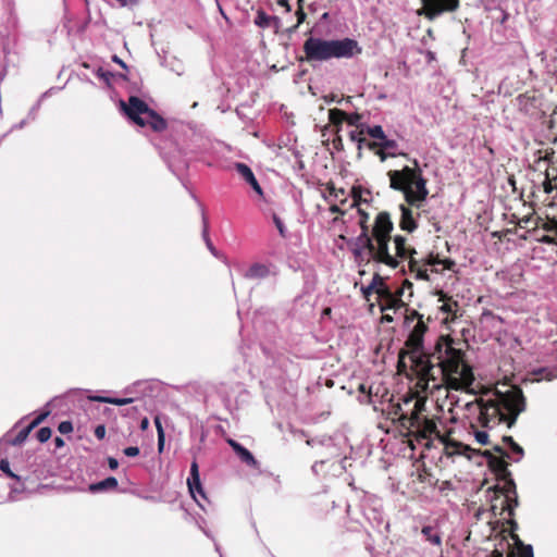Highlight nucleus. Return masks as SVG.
Wrapping results in <instances>:
<instances>
[{"mask_svg": "<svg viewBox=\"0 0 557 557\" xmlns=\"http://www.w3.org/2000/svg\"><path fill=\"white\" fill-rule=\"evenodd\" d=\"M458 344L450 335H440L428 354H412L408 347H404L398 352L397 372L407 373L406 358H409L410 370L420 386L426 387L429 382H433V387L445 385L454 391L468 388L474 375Z\"/></svg>", "mask_w": 557, "mask_h": 557, "instance_id": "1", "label": "nucleus"}, {"mask_svg": "<svg viewBox=\"0 0 557 557\" xmlns=\"http://www.w3.org/2000/svg\"><path fill=\"white\" fill-rule=\"evenodd\" d=\"M475 405L479 408L476 423L484 429H494L500 424L510 429L527 409V400L519 386H511L506 392L495 388L476 398Z\"/></svg>", "mask_w": 557, "mask_h": 557, "instance_id": "2", "label": "nucleus"}, {"mask_svg": "<svg viewBox=\"0 0 557 557\" xmlns=\"http://www.w3.org/2000/svg\"><path fill=\"white\" fill-rule=\"evenodd\" d=\"M359 226L361 233L356 238V247L352 250L355 257H361L362 252L367 250L373 261L396 269V259L392 258L389 252V243L394 230L389 213L386 211L380 212L375 216L371 231L364 220H359Z\"/></svg>", "mask_w": 557, "mask_h": 557, "instance_id": "3", "label": "nucleus"}, {"mask_svg": "<svg viewBox=\"0 0 557 557\" xmlns=\"http://www.w3.org/2000/svg\"><path fill=\"white\" fill-rule=\"evenodd\" d=\"M482 456L486 459L488 468L495 473L497 480L504 482L503 486L494 485L488 488L494 492L492 511L496 515V510L499 508V515L507 511L509 517H513L519 502L516 483L508 470V462L505 458L495 456L491 450H484Z\"/></svg>", "mask_w": 557, "mask_h": 557, "instance_id": "4", "label": "nucleus"}, {"mask_svg": "<svg viewBox=\"0 0 557 557\" xmlns=\"http://www.w3.org/2000/svg\"><path fill=\"white\" fill-rule=\"evenodd\" d=\"M302 51L304 57L299 60L312 64L331 59H351L361 54L362 48L356 39L348 37L327 40L310 36L305 40Z\"/></svg>", "mask_w": 557, "mask_h": 557, "instance_id": "5", "label": "nucleus"}, {"mask_svg": "<svg viewBox=\"0 0 557 557\" xmlns=\"http://www.w3.org/2000/svg\"><path fill=\"white\" fill-rule=\"evenodd\" d=\"M411 404V418L406 419L409 424L407 435L426 449L436 447L444 434L437 426V421H441V419L437 417L429 418L424 414L426 411V399L424 397L411 395L409 399L405 400V405L410 406Z\"/></svg>", "mask_w": 557, "mask_h": 557, "instance_id": "6", "label": "nucleus"}, {"mask_svg": "<svg viewBox=\"0 0 557 557\" xmlns=\"http://www.w3.org/2000/svg\"><path fill=\"white\" fill-rule=\"evenodd\" d=\"M391 187L400 190L410 206H416L425 200L429 191L423 176H389Z\"/></svg>", "mask_w": 557, "mask_h": 557, "instance_id": "7", "label": "nucleus"}, {"mask_svg": "<svg viewBox=\"0 0 557 557\" xmlns=\"http://www.w3.org/2000/svg\"><path fill=\"white\" fill-rule=\"evenodd\" d=\"M507 524L510 527L509 536L513 541L517 552L511 547L507 537L503 536L498 543V547L491 553V557H534L532 546L524 544L516 533L518 529L517 521L510 517V519L507 520Z\"/></svg>", "mask_w": 557, "mask_h": 557, "instance_id": "8", "label": "nucleus"}, {"mask_svg": "<svg viewBox=\"0 0 557 557\" xmlns=\"http://www.w3.org/2000/svg\"><path fill=\"white\" fill-rule=\"evenodd\" d=\"M421 8L418 15L429 21H434L444 14L454 13L460 7V0H421Z\"/></svg>", "mask_w": 557, "mask_h": 557, "instance_id": "9", "label": "nucleus"}, {"mask_svg": "<svg viewBox=\"0 0 557 557\" xmlns=\"http://www.w3.org/2000/svg\"><path fill=\"white\" fill-rule=\"evenodd\" d=\"M511 222H515L521 228H525L529 232L542 228L548 233H554L557 236V219H543L536 215L534 210H532V212H529L528 214L521 218H519L516 214H512Z\"/></svg>", "mask_w": 557, "mask_h": 557, "instance_id": "10", "label": "nucleus"}, {"mask_svg": "<svg viewBox=\"0 0 557 557\" xmlns=\"http://www.w3.org/2000/svg\"><path fill=\"white\" fill-rule=\"evenodd\" d=\"M432 321L433 319L428 317L426 320L418 321L410 330L405 341V347H408L412 354H428L431 350L424 348V335L429 331V323Z\"/></svg>", "mask_w": 557, "mask_h": 557, "instance_id": "11", "label": "nucleus"}, {"mask_svg": "<svg viewBox=\"0 0 557 557\" xmlns=\"http://www.w3.org/2000/svg\"><path fill=\"white\" fill-rule=\"evenodd\" d=\"M121 107L126 116L140 127H144V117L152 110L144 100L136 96H131L127 103L121 101Z\"/></svg>", "mask_w": 557, "mask_h": 557, "instance_id": "12", "label": "nucleus"}, {"mask_svg": "<svg viewBox=\"0 0 557 557\" xmlns=\"http://www.w3.org/2000/svg\"><path fill=\"white\" fill-rule=\"evenodd\" d=\"M361 114L347 113L341 109L334 108L329 110V120L330 124L336 127V132L341 131L342 124L346 122L349 126H355L356 128L366 127L363 123H361Z\"/></svg>", "mask_w": 557, "mask_h": 557, "instance_id": "13", "label": "nucleus"}, {"mask_svg": "<svg viewBox=\"0 0 557 557\" xmlns=\"http://www.w3.org/2000/svg\"><path fill=\"white\" fill-rule=\"evenodd\" d=\"M376 294L380 299L383 301L381 305V311H385L387 309H399L406 306V304L401 300L403 289H398L397 293H393L388 286L387 287H377Z\"/></svg>", "mask_w": 557, "mask_h": 557, "instance_id": "14", "label": "nucleus"}, {"mask_svg": "<svg viewBox=\"0 0 557 557\" xmlns=\"http://www.w3.org/2000/svg\"><path fill=\"white\" fill-rule=\"evenodd\" d=\"M453 430H447L444 432L443 437L440 438L437 445L443 447V451L446 456L453 457L455 455H462L466 451H470L471 448L468 445H465L460 442H457L450 437Z\"/></svg>", "mask_w": 557, "mask_h": 557, "instance_id": "15", "label": "nucleus"}, {"mask_svg": "<svg viewBox=\"0 0 557 557\" xmlns=\"http://www.w3.org/2000/svg\"><path fill=\"white\" fill-rule=\"evenodd\" d=\"M410 397L411 396L405 397L403 404L392 405L391 411L388 412L392 420H397L399 422L400 428L405 430H408L409 428V424L406 422V419L409 420V418H411L412 409V404L410 406H406L405 400L409 399Z\"/></svg>", "mask_w": 557, "mask_h": 557, "instance_id": "16", "label": "nucleus"}, {"mask_svg": "<svg viewBox=\"0 0 557 557\" xmlns=\"http://www.w3.org/2000/svg\"><path fill=\"white\" fill-rule=\"evenodd\" d=\"M187 485L189 488V492L194 499L199 504V500L196 496V493H198L202 498H206L201 482H200V475H199V467L196 460H194L190 465V475L187 479Z\"/></svg>", "mask_w": 557, "mask_h": 557, "instance_id": "17", "label": "nucleus"}, {"mask_svg": "<svg viewBox=\"0 0 557 557\" xmlns=\"http://www.w3.org/2000/svg\"><path fill=\"white\" fill-rule=\"evenodd\" d=\"M395 244V255H392V258L396 259L397 267L399 265V260L407 259L409 255H416L417 250L413 247L407 245V238L401 235H396L392 237Z\"/></svg>", "mask_w": 557, "mask_h": 557, "instance_id": "18", "label": "nucleus"}, {"mask_svg": "<svg viewBox=\"0 0 557 557\" xmlns=\"http://www.w3.org/2000/svg\"><path fill=\"white\" fill-rule=\"evenodd\" d=\"M396 141L387 139H381V143L371 141L368 143V148L380 157L381 161H384L388 156H394L393 152H387L396 148Z\"/></svg>", "mask_w": 557, "mask_h": 557, "instance_id": "19", "label": "nucleus"}, {"mask_svg": "<svg viewBox=\"0 0 557 557\" xmlns=\"http://www.w3.org/2000/svg\"><path fill=\"white\" fill-rule=\"evenodd\" d=\"M226 443L233 448L235 454L239 457V459L245 462L246 465L257 468L258 461L253 457V455L243 445H240L238 442H236L233 438H227Z\"/></svg>", "mask_w": 557, "mask_h": 557, "instance_id": "20", "label": "nucleus"}, {"mask_svg": "<svg viewBox=\"0 0 557 557\" xmlns=\"http://www.w3.org/2000/svg\"><path fill=\"white\" fill-rule=\"evenodd\" d=\"M350 196L352 198L351 207H359L363 203L368 205L372 201V193L360 185L352 186Z\"/></svg>", "mask_w": 557, "mask_h": 557, "instance_id": "21", "label": "nucleus"}, {"mask_svg": "<svg viewBox=\"0 0 557 557\" xmlns=\"http://www.w3.org/2000/svg\"><path fill=\"white\" fill-rule=\"evenodd\" d=\"M143 122L144 127L149 126L154 132H163L168 126L166 121L153 109L144 117Z\"/></svg>", "mask_w": 557, "mask_h": 557, "instance_id": "22", "label": "nucleus"}, {"mask_svg": "<svg viewBox=\"0 0 557 557\" xmlns=\"http://www.w3.org/2000/svg\"><path fill=\"white\" fill-rule=\"evenodd\" d=\"M400 211L401 215L399 221V227L403 231L412 233L418 227V224L412 215V211L404 205L400 206Z\"/></svg>", "mask_w": 557, "mask_h": 557, "instance_id": "23", "label": "nucleus"}, {"mask_svg": "<svg viewBox=\"0 0 557 557\" xmlns=\"http://www.w3.org/2000/svg\"><path fill=\"white\" fill-rule=\"evenodd\" d=\"M516 101L519 110L524 114H531L536 108V98L528 92L519 95Z\"/></svg>", "mask_w": 557, "mask_h": 557, "instance_id": "24", "label": "nucleus"}, {"mask_svg": "<svg viewBox=\"0 0 557 557\" xmlns=\"http://www.w3.org/2000/svg\"><path fill=\"white\" fill-rule=\"evenodd\" d=\"M531 169L539 174H557V168L550 166V160L546 156L539 157L531 165Z\"/></svg>", "mask_w": 557, "mask_h": 557, "instance_id": "25", "label": "nucleus"}, {"mask_svg": "<svg viewBox=\"0 0 557 557\" xmlns=\"http://www.w3.org/2000/svg\"><path fill=\"white\" fill-rule=\"evenodd\" d=\"M421 534L423 535L424 540L429 542L431 545L441 547L442 537L437 528L432 525H425L422 528Z\"/></svg>", "mask_w": 557, "mask_h": 557, "instance_id": "26", "label": "nucleus"}, {"mask_svg": "<svg viewBox=\"0 0 557 557\" xmlns=\"http://www.w3.org/2000/svg\"><path fill=\"white\" fill-rule=\"evenodd\" d=\"M117 487V480L114 476H109L100 482L90 484L89 490L92 493L102 492L107 490H115Z\"/></svg>", "mask_w": 557, "mask_h": 557, "instance_id": "27", "label": "nucleus"}, {"mask_svg": "<svg viewBox=\"0 0 557 557\" xmlns=\"http://www.w3.org/2000/svg\"><path fill=\"white\" fill-rule=\"evenodd\" d=\"M366 127L356 128L348 133L349 139L352 143H357L358 149H361L363 146L368 147V143H370L366 137Z\"/></svg>", "mask_w": 557, "mask_h": 557, "instance_id": "28", "label": "nucleus"}, {"mask_svg": "<svg viewBox=\"0 0 557 557\" xmlns=\"http://www.w3.org/2000/svg\"><path fill=\"white\" fill-rule=\"evenodd\" d=\"M276 16L268 15L264 11L260 10L257 12V16L255 23L257 26L261 28H268L271 26L272 22H276Z\"/></svg>", "mask_w": 557, "mask_h": 557, "instance_id": "29", "label": "nucleus"}, {"mask_svg": "<svg viewBox=\"0 0 557 557\" xmlns=\"http://www.w3.org/2000/svg\"><path fill=\"white\" fill-rule=\"evenodd\" d=\"M268 273H269V269L265 265L260 264V263H255L248 269L245 276L248 278L264 277L268 275Z\"/></svg>", "mask_w": 557, "mask_h": 557, "instance_id": "30", "label": "nucleus"}, {"mask_svg": "<svg viewBox=\"0 0 557 557\" xmlns=\"http://www.w3.org/2000/svg\"><path fill=\"white\" fill-rule=\"evenodd\" d=\"M403 308H405L404 323L406 325H409L413 321L418 322V321L424 320V315L422 313H420L418 310H416L413 308H410L407 304Z\"/></svg>", "mask_w": 557, "mask_h": 557, "instance_id": "31", "label": "nucleus"}, {"mask_svg": "<svg viewBox=\"0 0 557 557\" xmlns=\"http://www.w3.org/2000/svg\"><path fill=\"white\" fill-rule=\"evenodd\" d=\"M246 183L255 190L259 200L265 201L263 189L256 176H244Z\"/></svg>", "mask_w": 557, "mask_h": 557, "instance_id": "32", "label": "nucleus"}, {"mask_svg": "<svg viewBox=\"0 0 557 557\" xmlns=\"http://www.w3.org/2000/svg\"><path fill=\"white\" fill-rule=\"evenodd\" d=\"M326 188L330 191V196L334 197L335 199H338L342 205L347 201L344 188H336L333 182H329L326 184Z\"/></svg>", "mask_w": 557, "mask_h": 557, "instance_id": "33", "label": "nucleus"}, {"mask_svg": "<svg viewBox=\"0 0 557 557\" xmlns=\"http://www.w3.org/2000/svg\"><path fill=\"white\" fill-rule=\"evenodd\" d=\"M332 132L335 134V137L333 138L332 143H333V147L336 149V150H343L344 149V146H343V140H342V137L339 136V132H336V127L330 125V126H326L323 131H322V137L324 138L326 136V132Z\"/></svg>", "mask_w": 557, "mask_h": 557, "instance_id": "34", "label": "nucleus"}, {"mask_svg": "<svg viewBox=\"0 0 557 557\" xmlns=\"http://www.w3.org/2000/svg\"><path fill=\"white\" fill-rule=\"evenodd\" d=\"M542 188L545 194H550L554 189H557V176H545Z\"/></svg>", "mask_w": 557, "mask_h": 557, "instance_id": "35", "label": "nucleus"}, {"mask_svg": "<svg viewBox=\"0 0 557 557\" xmlns=\"http://www.w3.org/2000/svg\"><path fill=\"white\" fill-rule=\"evenodd\" d=\"M503 443L507 444L515 454L523 456V454H524L523 448L518 443L515 442L512 436L504 435Z\"/></svg>", "mask_w": 557, "mask_h": 557, "instance_id": "36", "label": "nucleus"}, {"mask_svg": "<svg viewBox=\"0 0 557 557\" xmlns=\"http://www.w3.org/2000/svg\"><path fill=\"white\" fill-rule=\"evenodd\" d=\"M97 400L107 403V404L116 405V406H124V405L132 403L133 399L132 398L98 397Z\"/></svg>", "mask_w": 557, "mask_h": 557, "instance_id": "37", "label": "nucleus"}, {"mask_svg": "<svg viewBox=\"0 0 557 557\" xmlns=\"http://www.w3.org/2000/svg\"><path fill=\"white\" fill-rule=\"evenodd\" d=\"M0 470L7 474L9 478L14 479L16 481H20V476L16 475L14 472L11 471L10 462L8 459H1L0 460Z\"/></svg>", "mask_w": 557, "mask_h": 557, "instance_id": "38", "label": "nucleus"}, {"mask_svg": "<svg viewBox=\"0 0 557 557\" xmlns=\"http://www.w3.org/2000/svg\"><path fill=\"white\" fill-rule=\"evenodd\" d=\"M366 132L368 135H370L373 138H377L380 140L385 139L384 131H383L382 126H380V125H375L373 127H367Z\"/></svg>", "mask_w": 557, "mask_h": 557, "instance_id": "39", "label": "nucleus"}, {"mask_svg": "<svg viewBox=\"0 0 557 557\" xmlns=\"http://www.w3.org/2000/svg\"><path fill=\"white\" fill-rule=\"evenodd\" d=\"M377 287H387V285H385L384 280L380 274H374L368 289L376 292Z\"/></svg>", "mask_w": 557, "mask_h": 557, "instance_id": "40", "label": "nucleus"}, {"mask_svg": "<svg viewBox=\"0 0 557 557\" xmlns=\"http://www.w3.org/2000/svg\"><path fill=\"white\" fill-rule=\"evenodd\" d=\"M52 435V431L50 428L48 426H45V428H41L38 430L36 436H37V440L40 442V443H45L47 442Z\"/></svg>", "mask_w": 557, "mask_h": 557, "instance_id": "41", "label": "nucleus"}, {"mask_svg": "<svg viewBox=\"0 0 557 557\" xmlns=\"http://www.w3.org/2000/svg\"><path fill=\"white\" fill-rule=\"evenodd\" d=\"M441 263H442V259L440 258L438 255H434V253H430L428 257H425L422 260L423 267H425V265L435 267Z\"/></svg>", "mask_w": 557, "mask_h": 557, "instance_id": "42", "label": "nucleus"}, {"mask_svg": "<svg viewBox=\"0 0 557 557\" xmlns=\"http://www.w3.org/2000/svg\"><path fill=\"white\" fill-rule=\"evenodd\" d=\"M408 260V268L411 273H416L421 267H422V260L418 261L414 258V255L407 256Z\"/></svg>", "mask_w": 557, "mask_h": 557, "instance_id": "43", "label": "nucleus"}, {"mask_svg": "<svg viewBox=\"0 0 557 557\" xmlns=\"http://www.w3.org/2000/svg\"><path fill=\"white\" fill-rule=\"evenodd\" d=\"M202 223H203V228H202L203 239L206 240L208 247L212 250L213 247H212V244H211V240L209 237V222L205 214H202Z\"/></svg>", "mask_w": 557, "mask_h": 557, "instance_id": "44", "label": "nucleus"}, {"mask_svg": "<svg viewBox=\"0 0 557 557\" xmlns=\"http://www.w3.org/2000/svg\"><path fill=\"white\" fill-rule=\"evenodd\" d=\"M29 433H30L29 429H27V428L22 429L14 437V440L12 442L13 445H21L22 443H24L26 441V438L28 437Z\"/></svg>", "mask_w": 557, "mask_h": 557, "instance_id": "45", "label": "nucleus"}, {"mask_svg": "<svg viewBox=\"0 0 557 557\" xmlns=\"http://www.w3.org/2000/svg\"><path fill=\"white\" fill-rule=\"evenodd\" d=\"M272 218H273V222H274V224H275V226H276V228H277V231H278V233H280V235H281L283 238H284V237H286V227H285V225H284L283 221H282V220L280 219V216H278L277 214H275V213L273 214V216H272Z\"/></svg>", "mask_w": 557, "mask_h": 557, "instance_id": "46", "label": "nucleus"}, {"mask_svg": "<svg viewBox=\"0 0 557 557\" xmlns=\"http://www.w3.org/2000/svg\"><path fill=\"white\" fill-rule=\"evenodd\" d=\"M537 240L543 244L555 245L557 244V236L554 233H549L547 235L539 237Z\"/></svg>", "mask_w": 557, "mask_h": 557, "instance_id": "47", "label": "nucleus"}, {"mask_svg": "<svg viewBox=\"0 0 557 557\" xmlns=\"http://www.w3.org/2000/svg\"><path fill=\"white\" fill-rule=\"evenodd\" d=\"M474 437L476 442L481 445H487L488 444V434L485 431H475Z\"/></svg>", "mask_w": 557, "mask_h": 557, "instance_id": "48", "label": "nucleus"}, {"mask_svg": "<svg viewBox=\"0 0 557 557\" xmlns=\"http://www.w3.org/2000/svg\"><path fill=\"white\" fill-rule=\"evenodd\" d=\"M458 307V302L457 301H453L451 298H448V301L444 302L441 307H440V310L443 311V312H453L455 308Z\"/></svg>", "mask_w": 557, "mask_h": 557, "instance_id": "49", "label": "nucleus"}, {"mask_svg": "<svg viewBox=\"0 0 557 557\" xmlns=\"http://www.w3.org/2000/svg\"><path fill=\"white\" fill-rule=\"evenodd\" d=\"M58 431L61 433V434H69L73 431V424L71 421H62L59 426H58Z\"/></svg>", "mask_w": 557, "mask_h": 557, "instance_id": "50", "label": "nucleus"}, {"mask_svg": "<svg viewBox=\"0 0 557 557\" xmlns=\"http://www.w3.org/2000/svg\"><path fill=\"white\" fill-rule=\"evenodd\" d=\"M542 373H544V379L547 381H552L557 377V369H542Z\"/></svg>", "mask_w": 557, "mask_h": 557, "instance_id": "51", "label": "nucleus"}, {"mask_svg": "<svg viewBox=\"0 0 557 557\" xmlns=\"http://www.w3.org/2000/svg\"><path fill=\"white\" fill-rule=\"evenodd\" d=\"M414 277L417 280H422V281H429L430 280V276L428 274V270L423 265L416 272Z\"/></svg>", "mask_w": 557, "mask_h": 557, "instance_id": "52", "label": "nucleus"}, {"mask_svg": "<svg viewBox=\"0 0 557 557\" xmlns=\"http://www.w3.org/2000/svg\"><path fill=\"white\" fill-rule=\"evenodd\" d=\"M296 16H297V24L293 27L294 29H296L301 23L305 22L306 20V13L304 12L302 10V7L300 5L296 12Z\"/></svg>", "mask_w": 557, "mask_h": 557, "instance_id": "53", "label": "nucleus"}, {"mask_svg": "<svg viewBox=\"0 0 557 557\" xmlns=\"http://www.w3.org/2000/svg\"><path fill=\"white\" fill-rule=\"evenodd\" d=\"M386 174H417L414 170L409 166H405L403 170H389Z\"/></svg>", "mask_w": 557, "mask_h": 557, "instance_id": "54", "label": "nucleus"}, {"mask_svg": "<svg viewBox=\"0 0 557 557\" xmlns=\"http://www.w3.org/2000/svg\"><path fill=\"white\" fill-rule=\"evenodd\" d=\"M95 436L98 440H103L106 436V426L103 424H99L95 429Z\"/></svg>", "mask_w": 557, "mask_h": 557, "instance_id": "55", "label": "nucleus"}, {"mask_svg": "<svg viewBox=\"0 0 557 557\" xmlns=\"http://www.w3.org/2000/svg\"><path fill=\"white\" fill-rule=\"evenodd\" d=\"M124 454L127 457H136L139 455V448L137 446H129L124 449Z\"/></svg>", "mask_w": 557, "mask_h": 557, "instance_id": "56", "label": "nucleus"}, {"mask_svg": "<svg viewBox=\"0 0 557 557\" xmlns=\"http://www.w3.org/2000/svg\"><path fill=\"white\" fill-rule=\"evenodd\" d=\"M235 166L239 174H253L250 168L244 163H236Z\"/></svg>", "mask_w": 557, "mask_h": 557, "instance_id": "57", "label": "nucleus"}, {"mask_svg": "<svg viewBox=\"0 0 557 557\" xmlns=\"http://www.w3.org/2000/svg\"><path fill=\"white\" fill-rule=\"evenodd\" d=\"M358 391L362 394H367L368 400L367 403H371L372 394L371 391L367 388L366 384H360Z\"/></svg>", "mask_w": 557, "mask_h": 557, "instance_id": "58", "label": "nucleus"}, {"mask_svg": "<svg viewBox=\"0 0 557 557\" xmlns=\"http://www.w3.org/2000/svg\"><path fill=\"white\" fill-rule=\"evenodd\" d=\"M444 269L446 270H453L454 267L456 265V262L451 259H442V263H441Z\"/></svg>", "mask_w": 557, "mask_h": 557, "instance_id": "59", "label": "nucleus"}, {"mask_svg": "<svg viewBox=\"0 0 557 557\" xmlns=\"http://www.w3.org/2000/svg\"><path fill=\"white\" fill-rule=\"evenodd\" d=\"M493 450L497 454H499L500 456L499 457H503V458H509V454L499 445H495L493 447Z\"/></svg>", "mask_w": 557, "mask_h": 557, "instance_id": "60", "label": "nucleus"}, {"mask_svg": "<svg viewBox=\"0 0 557 557\" xmlns=\"http://www.w3.org/2000/svg\"><path fill=\"white\" fill-rule=\"evenodd\" d=\"M358 210V214L360 215V220H364L366 222H369V213L361 208V206L356 207Z\"/></svg>", "mask_w": 557, "mask_h": 557, "instance_id": "61", "label": "nucleus"}, {"mask_svg": "<svg viewBox=\"0 0 557 557\" xmlns=\"http://www.w3.org/2000/svg\"><path fill=\"white\" fill-rule=\"evenodd\" d=\"M330 211H331L332 213H337V214H341V215H344V214L346 213V211H345V210H343V209H342L339 206H337V205H332V206L330 207Z\"/></svg>", "mask_w": 557, "mask_h": 557, "instance_id": "62", "label": "nucleus"}, {"mask_svg": "<svg viewBox=\"0 0 557 557\" xmlns=\"http://www.w3.org/2000/svg\"><path fill=\"white\" fill-rule=\"evenodd\" d=\"M108 465L111 470H115L119 467L117 460L113 457L108 458Z\"/></svg>", "mask_w": 557, "mask_h": 557, "instance_id": "63", "label": "nucleus"}, {"mask_svg": "<svg viewBox=\"0 0 557 557\" xmlns=\"http://www.w3.org/2000/svg\"><path fill=\"white\" fill-rule=\"evenodd\" d=\"M163 445H164V432H163V429H160V434H158V446H159L160 450L162 449Z\"/></svg>", "mask_w": 557, "mask_h": 557, "instance_id": "64", "label": "nucleus"}]
</instances>
